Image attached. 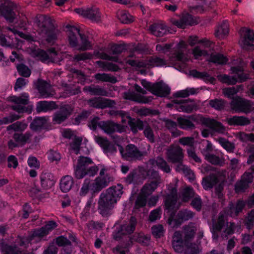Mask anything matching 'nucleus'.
I'll list each match as a JSON object with an SVG mask.
<instances>
[{"label": "nucleus", "instance_id": "f257e3e1", "mask_svg": "<svg viewBox=\"0 0 254 254\" xmlns=\"http://www.w3.org/2000/svg\"><path fill=\"white\" fill-rule=\"evenodd\" d=\"M34 22L38 34L43 40L50 45L55 44L61 33L55 21L47 15L38 14Z\"/></svg>", "mask_w": 254, "mask_h": 254}, {"label": "nucleus", "instance_id": "f03ea898", "mask_svg": "<svg viewBox=\"0 0 254 254\" xmlns=\"http://www.w3.org/2000/svg\"><path fill=\"white\" fill-rule=\"evenodd\" d=\"M123 189L122 185L118 184L101 193L98 201V210L103 216L106 217L110 214L111 211L123 193Z\"/></svg>", "mask_w": 254, "mask_h": 254}, {"label": "nucleus", "instance_id": "7ed1b4c3", "mask_svg": "<svg viewBox=\"0 0 254 254\" xmlns=\"http://www.w3.org/2000/svg\"><path fill=\"white\" fill-rule=\"evenodd\" d=\"M92 163L93 161L90 158L84 156L79 157L75 169V177L77 179H80L86 175L93 176L96 174L98 170L97 166L88 167Z\"/></svg>", "mask_w": 254, "mask_h": 254}, {"label": "nucleus", "instance_id": "20e7f679", "mask_svg": "<svg viewBox=\"0 0 254 254\" xmlns=\"http://www.w3.org/2000/svg\"><path fill=\"white\" fill-rule=\"evenodd\" d=\"M33 240L30 235L23 237L18 236L15 241L14 246L8 245L4 243L3 240H0V249L4 252V254H22V251L17 247L19 245L27 248L29 243Z\"/></svg>", "mask_w": 254, "mask_h": 254}, {"label": "nucleus", "instance_id": "39448f33", "mask_svg": "<svg viewBox=\"0 0 254 254\" xmlns=\"http://www.w3.org/2000/svg\"><path fill=\"white\" fill-rule=\"evenodd\" d=\"M187 45L185 42L184 41L180 42L178 44L176 50L171 54L170 57V61L172 64L176 62H179L175 64V67L180 71L186 67L185 62L188 61L185 53Z\"/></svg>", "mask_w": 254, "mask_h": 254}, {"label": "nucleus", "instance_id": "423d86ee", "mask_svg": "<svg viewBox=\"0 0 254 254\" xmlns=\"http://www.w3.org/2000/svg\"><path fill=\"white\" fill-rule=\"evenodd\" d=\"M141 83L145 88L156 96L166 97L170 93V87L162 81L152 83L143 79Z\"/></svg>", "mask_w": 254, "mask_h": 254}, {"label": "nucleus", "instance_id": "0eeeda50", "mask_svg": "<svg viewBox=\"0 0 254 254\" xmlns=\"http://www.w3.org/2000/svg\"><path fill=\"white\" fill-rule=\"evenodd\" d=\"M119 151L123 158L127 161L140 160L146 155L145 152H142L134 144H129L124 149L123 146L118 145Z\"/></svg>", "mask_w": 254, "mask_h": 254}, {"label": "nucleus", "instance_id": "6e6552de", "mask_svg": "<svg viewBox=\"0 0 254 254\" xmlns=\"http://www.w3.org/2000/svg\"><path fill=\"white\" fill-rule=\"evenodd\" d=\"M254 104L251 101L240 97L233 98L230 103L232 110L236 113H243L246 114L254 111Z\"/></svg>", "mask_w": 254, "mask_h": 254}, {"label": "nucleus", "instance_id": "1a4fd4ad", "mask_svg": "<svg viewBox=\"0 0 254 254\" xmlns=\"http://www.w3.org/2000/svg\"><path fill=\"white\" fill-rule=\"evenodd\" d=\"M16 5L10 0H5L0 4V14L9 22H13L16 18Z\"/></svg>", "mask_w": 254, "mask_h": 254}, {"label": "nucleus", "instance_id": "9d476101", "mask_svg": "<svg viewBox=\"0 0 254 254\" xmlns=\"http://www.w3.org/2000/svg\"><path fill=\"white\" fill-rule=\"evenodd\" d=\"M10 101L15 104L11 106V109L18 113H23L28 111V107L25 105L29 103V96L26 93H23L19 96H12Z\"/></svg>", "mask_w": 254, "mask_h": 254}, {"label": "nucleus", "instance_id": "9b49d317", "mask_svg": "<svg viewBox=\"0 0 254 254\" xmlns=\"http://www.w3.org/2000/svg\"><path fill=\"white\" fill-rule=\"evenodd\" d=\"M166 155L168 160L173 164L183 162L184 157L183 149L179 145H170Z\"/></svg>", "mask_w": 254, "mask_h": 254}, {"label": "nucleus", "instance_id": "f8f14e48", "mask_svg": "<svg viewBox=\"0 0 254 254\" xmlns=\"http://www.w3.org/2000/svg\"><path fill=\"white\" fill-rule=\"evenodd\" d=\"M137 224V220L134 216H131L128 223L122 225L120 229L114 235V238L117 241L120 240L122 236L132 233Z\"/></svg>", "mask_w": 254, "mask_h": 254}, {"label": "nucleus", "instance_id": "ddd939ff", "mask_svg": "<svg viewBox=\"0 0 254 254\" xmlns=\"http://www.w3.org/2000/svg\"><path fill=\"white\" fill-rule=\"evenodd\" d=\"M113 180V178L108 174L103 177H98L95 180V182L91 185V190L93 193L99 192L107 187Z\"/></svg>", "mask_w": 254, "mask_h": 254}, {"label": "nucleus", "instance_id": "4468645a", "mask_svg": "<svg viewBox=\"0 0 254 254\" xmlns=\"http://www.w3.org/2000/svg\"><path fill=\"white\" fill-rule=\"evenodd\" d=\"M34 84L42 97L45 98L54 95L55 91L52 89L51 85L47 81L41 79H38Z\"/></svg>", "mask_w": 254, "mask_h": 254}, {"label": "nucleus", "instance_id": "2eb2a0df", "mask_svg": "<svg viewBox=\"0 0 254 254\" xmlns=\"http://www.w3.org/2000/svg\"><path fill=\"white\" fill-rule=\"evenodd\" d=\"M73 111L72 107L68 104L61 106L59 110L54 116L53 122L57 124H61L64 122L70 116Z\"/></svg>", "mask_w": 254, "mask_h": 254}, {"label": "nucleus", "instance_id": "dca6fc26", "mask_svg": "<svg viewBox=\"0 0 254 254\" xmlns=\"http://www.w3.org/2000/svg\"><path fill=\"white\" fill-rule=\"evenodd\" d=\"M33 54L42 62L48 61V62L55 63L57 61L56 57L57 56V53L54 48H51L47 51L38 49L33 52Z\"/></svg>", "mask_w": 254, "mask_h": 254}, {"label": "nucleus", "instance_id": "f3484780", "mask_svg": "<svg viewBox=\"0 0 254 254\" xmlns=\"http://www.w3.org/2000/svg\"><path fill=\"white\" fill-rule=\"evenodd\" d=\"M87 102L90 107L98 109L111 108L116 105V102L114 100L100 97L90 99Z\"/></svg>", "mask_w": 254, "mask_h": 254}, {"label": "nucleus", "instance_id": "a211bd4d", "mask_svg": "<svg viewBox=\"0 0 254 254\" xmlns=\"http://www.w3.org/2000/svg\"><path fill=\"white\" fill-rule=\"evenodd\" d=\"M240 33L242 39L243 48L248 49V47L250 46L252 49H254V45L251 44L254 42L253 31L246 27H243L240 30Z\"/></svg>", "mask_w": 254, "mask_h": 254}, {"label": "nucleus", "instance_id": "6ab92c4d", "mask_svg": "<svg viewBox=\"0 0 254 254\" xmlns=\"http://www.w3.org/2000/svg\"><path fill=\"white\" fill-rule=\"evenodd\" d=\"M200 121L202 125L218 133H223L226 130V127L223 124L214 119L203 117Z\"/></svg>", "mask_w": 254, "mask_h": 254}, {"label": "nucleus", "instance_id": "aec40b11", "mask_svg": "<svg viewBox=\"0 0 254 254\" xmlns=\"http://www.w3.org/2000/svg\"><path fill=\"white\" fill-rule=\"evenodd\" d=\"M99 127L107 134H110L115 131L122 132L124 131V126L112 121H101Z\"/></svg>", "mask_w": 254, "mask_h": 254}, {"label": "nucleus", "instance_id": "412c9836", "mask_svg": "<svg viewBox=\"0 0 254 254\" xmlns=\"http://www.w3.org/2000/svg\"><path fill=\"white\" fill-rule=\"evenodd\" d=\"M184 237L183 232L180 231H175L172 236V245L174 251L178 253L183 251Z\"/></svg>", "mask_w": 254, "mask_h": 254}, {"label": "nucleus", "instance_id": "4be33fe9", "mask_svg": "<svg viewBox=\"0 0 254 254\" xmlns=\"http://www.w3.org/2000/svg\"><path fill=\"white\" fill-rule=\"evenodd\" d=\"M95 140L105 153H113L116 152L117 149L115 144L110 142L106 137L95 136Z\"/></svg>", "mask_w": 254, "mask_h": 254}, {"label": "nucleus", "instance_id": "5701e85b", "mask_svg": "<svg viewBox=\"0 0 254 254\" xmlns=\"http://www.w3.org/2000/svg\"><path fill=\"white\" fill-rule=\"evenodd\" d=\"M177 106V110L187 113H190L197 109V105L194 100H180L179 105Z\"/></svg>", "mask_w": 254, "mask_h": 254}, {"label": "nucleus", "instance_id": "b1692460", "mask_svg": "<svg viewBox=\"0 0 254 254\" xmlns=\"http://www.w3.org/2000/svg\"><path fill=\"white\" fill-rule=\"evenodd\" d=\"M148 163L151 166L156 165L159 169H160L166 173H170L171 169L167 161L162 157L157 156L156 158L150 159Z\"/></svg>", "mask_w": 254, "mask_h": 254}, {"label": "nucleus", "instance_id": "393cba45", "mask_svg": "<svg viewBox=\"0 0 254 254\" xmlns=\"http://www.w3.org/2000/svg\"><path fill=\"white\" fill-rule=\"evenodd\" d=\"M196 119L193 115H190L187 118L178 117L177 119L179 127L183 129L189 130L195 128V125L192 121H196Z\"/></svg>", "mask_w": 254, "mask_h": 254}, {"label": "nucleus", "instance_id": "a878e982", "mask_svg": "<svg viewBox=\"0 0 254 254\" xmlns=\"http://www.w3.org/2000/svg\"><path fill=\"white\" fill-rule=\"evenodd\" d=\"M178 199L177 190L172 188L169 190V193L165 196V205L167 209H173Z\"/></svg>", "mask_w": 254, "mask_h": 254}, {"label": "nucleus", "instance_id": "bb28decb", "mask_svg": "<svg viewBox=\"0 0 254 254\" xmlns=\"http://www.w3.org/2000/svg\"><path fill=\"white\" fill-rule=\"evenodd\" d=\"M40 178L41 186L44 190L51 189L55 183L54 176L51 173L43 172Z\"/></svg>", "mask_w": 254, "mask_h": 254}, {"label": "nucleus", "instance_id": "cd10ccee", "mask_svg": "<svg viewBox=\"0 0 254 254\" xmlns=\"http://www.w3.org/2000/svg\"><path fill=\"white\" fill-rule=\"evenodd\" d=\"M173 23L178 27L184 28L186 25L197 24L198 21L194 18L192 15L186 13L183 15L179 20L174 21Z\"/></svg>", "mask_w": 254, "mask_h": 254}, {"label": "nucleus", "instance_id": "c85d7f7f", "mask_svg": "<svg viewBox=\"0 0 254 254\" xmlns=\"http://www.w3.org/2000/svg\"><path fill=\"white\" fill-rule=\"evenodd\" d=\"M226 121L228 125L231 126H246L251 123L250 119L244 116H234L231 118H227Z\"/></svg>", "mask_w": 254, "mask_h": 254}, {"label": "nucleus", "instance_id": "c756f323", "mask_svg": "<svg viewBox=\"0 0 254 254\" xmlns=\"http://www.w3.org/2000/svg\"><path fill=\"white\" fill-rule=\"evenodd\" d=\"M124 97L127 100L144 104L148 103L153 99V97L151 96L146 97L134 92H126L124 93Z\"/></svg>", "mask_w": 254, "mask_h": 254}, {"label": "nucleus", "instance_id": "7c9ffc66", "mask_svg": "<svg viewBox=\"0 0 254 254\" xmlns=\"http://www.w3.org/2000/svg\"><path fill=\"white\" fill-rule=\"evenodd\" d=\"M66 27L69 29L68 33V37L70 46L72 47H78V43L77 35L80 36L81 34L79 32V30L76 27L71 26L69 25H66Z\"/></svg>", "mask_w": 254, "mask_h": 254}, {"label": "nucleus", "instance_id": "2f4dec72", "mask_svg": "<svg viewBox=\"0 0 254 254\" xmlns=\"http://www.w3.org/2000/svg\"><path fill=\"white\" fill-rule=\"evenodd\" d=\"M189 75L193 78L199 79L206 82H209L211 83H214L215 81V78L210 76L205 71L199 72L196 69H192L190 71Z\"/></svg>", "mask_w": 254, "mask_h": 254}, {"label": "nucleus", "instance_id": "473e14b6", "mask_svg": "<svg viewBox=\"0 0 254 254\" xmlns=\"http://www.w3.org/2000/svg\"><path fill=\"white\" fill-rule=\"evenodd\" d=\"M196 231V228L193 225L184 226L182 232L184 237V245L190 244L189 242L193 239Z\"/></svg>", "mask_w": 254, "mask_h": 254}, {"label": "nucleus", "instance_id": "72a5a7b5", "mask_svg": "<svg viewBox=\"0 0 254 254\" xmlns=\"http://www.w3.org/2000/svg\"><path fill=\"white\" fill-rule=\"evenodd\" d=\"M58 108V106L54 101L48 102L46 101H40L36 105V111L37 113L47 112Z\"/></svg>", "mask_w": 254, "mask_h": 254}, {"label": "nucleus", "instance_id": "f704fd0d", "mask_svg": "<svg viewBox=\"0 0 254 254\" xmlns=\"http://www.w3.org/2000/svg\"><path fill=\"white\" fill-rule=\"evenodd\" d=\"M218 183V176L216 174L212 173L203 178L202 185L203 188L207 190L212 189Z\"/></svg>", "mask_w": 254, "mask_h": 254}, {"label": "nucleus", "instance_id": "c9c22d12", "mask_svg": "<svg viewBox=\"0 0 254 254\" xmlns=\"http://www.w3.org/2000/svg\"><path fill=\"white\" fill-rule=\"evenodd\" d=\"M48 118L45 117L35 118L30 125L31 129L34 131L41 130L45 127Z\"/></svg>", "mask_w": 254, "mask_h": 254}, {"label": "nucleus", "instance_id": "e433bc0d", "mask_svg": "<svg viewBox=\"0 0 254 254\" xmlns=\"http://www.w3.org/2000/svg\"><path fill=\"white\" fill-rule=\"evenodd\" d=\"M127 119H128V125L134 133H137L138 129L142 130L144 128L143 122L140 120L132 118L128 116H127Z\"/></svg>", "mask_w": 254, "mask_h": 254}, {"label": "nucleus", "instance_id": "4c0bfd02", "mask_svg": "<svg viewBox=\"0 0 254 254\" xmlns=\"http://www.w3.org/2000/svg\"><path fill=\"white\" fill-rule=\"evenodd\" d=\"M32 134L30 132L25 133H15L13 135V139L20 146H23L26 143L30 142V138Z\"/></svg>", "mask_w": 254, "mask_h": 254}, {"label": "nucleus", "instance_id": "58836bf2", "mask_svg": "<svg viewBox=\"0 0 254 254\" xmlns=\"http://www.w3.org/2000/svg\"><path fill=\"white\" fill-rule=\"evenodd\" d=\"M84 90L89 92L91 95L107 96L108 92L99 86L91 85L84 88Z\"/></svg>", "mask_w": 254, "mask_h": 254}, {"label": "nucleus", "instance_id": "ea45409f", "mask_svg": "<svg viewBox=\"0 0 254 254\" xmlns=\"http://www.w3.org/2000/svg\"><path fill=\"white\" fill-rule=\"evenodd\" d=\"M151 33L157 37H162L168 32L166 27L162 24L155 23L149 27Z\"/></svg>", "mask_w": 254, "mask_h": 254}, {"label": "nucleus", "instance_id": "a19ab883", "mask_svg": "<svg viewBox=\"0 0 254 254\" xmlns=\"http://www.w3.org/2000/svg\"><path fill=\"white\" fill-rule=\"evenodd\" d=\"M84 13L85 17L88 18L93 21L99 22L100 20L101 13L97 7L87 9Z\"/></svg>", "mask_w": 254, "mask_h": 254}, {"label": "nucleus", "instance_id": "79ce46f5", "mask_svg": "<svg viewBox=\"0 0 254 254\" xmlns=\"http://www.w3.org/2000/svg\"><path fill=\"white\" fill-rule=\"evenodd\" d=\"M73 184L72 178L67 175L62 178L60 183V188L63 192H66L71 189Z\"/></svg>", "mask_w": 254, "mask_h": 254}, {"label": "nucleus", "instance_id": "37998d69", "mask_svg": "<svg viewBox=\"0 0 254 254\" xmlns=\"http://www.w3.org/2000/svg\"><path fill=\"white\" fill-rule=\"evenodd\" d=\"M199 89L194 88H187L186 89L182 90L173 94V96L175 98H186L190 95H194L198 93Z\"/></svg>", "mask_w": 254, "mask_h": 254}, {"label": "nucleus", "instance_id": "c03bdc74", "mask_svg": "<svg viewBox=\"0 0 254 254\" xmlns=\"http://www.w3.org/2000/svg\"><path fill=\"white\" fill-rule=\"evenodd\" d=\"M150 238L142 233H135L129 240L135 241L139 244L147 246L149 244Z\"/></svg>", "mask_w": 254, "mask_h": 254}, {"label": "nucleus", "instance_id": "a18cd8bd", "mask_svg": "<svg viewBox=\"0 0 254 254\" xmlns=\"http://www.w3.org/2000/svg\"><path fill=\"white\" fill-rule=\"evenodd\" d=\"M94 78L96 80L101 82H108L111 83H115L117 82L116 77L111 74L103 73H98L94 75Z\"/></svg>", "mask_w": 254, "mask_h": 254}, {"label": "nucleus", "instance_id": "49530a36", "mask_svg": "<svg viewBox=\"0 0 254 254\" xmlns=\"http://www.w3.org/2000/svg\"><path fill=\"white\" fill-rule=\"evenodd\" d=\"M209 61L219 64H226L228 59L220 53H214L211 54Z\"/></svg>", "mask_w": 254, "mask_h": 254}, {"label": "nucleus", "instance_id": "de8ad7c7", "mask_svg": "<svg viewBox=\"0 0 254 254\" xmlns=\"http://www.w3.org/2000/svg\"><path fill=\"white\" fill-rule=\"evenodd\" d=\"M231 71L235 73L237 77V80H239L240 82H243L249 78V74L244 72L243 68L241 66H236L231 67Z\"/></svg>", "mask_w": 254, "mask_h": 254}, {"label": "nucleus", "instance_id": "09e8293b", "mask_svg": "<svg viewBox=\"0 0 254 254\" xmlns=\"http://www.w3.org/2000/svg\"><path fill=\"white\" fill-rule=\"evenodd\" d=\"M229 33V26L227 22H223L215 30V35L219 39L224 38Z\"/></svg>", "mask_w": 254, "mask_h": 254}, {"label": "nucleus", "instance_id": "8fccbe9b", "mask_svg": "<svg viewBox=\"0 0 254 254\" xmlns=\"http://www.w3.org/2000/svg\"><path fill=\"white\" fill-rule=\"evenodd\" d=\"M81 43L78 45L77 50L79 51H85L90 49H92V45L91 42L89 41L88 37L84 34L80 35Z\"/></svg>", "mask_w": 254, "mask_h": 254}, {"label": "nucleus", "instance_id": "3c124183", "mask_svg": "<svg viewBox=\"0 0 254 254\" xmlns=\"http://www.w3.org/2000/svg\"><path fill=\"white\" fill-rule=\"evenodd\" d=\"M146 172L148 178L152 180L150 182L156 183L159 185L162 183V180L158 171L150 168L147 169Z\"/></svg>", "mask_w": 254, "mask_h": 254}, {"label": "nucleus", "instance_id": "603ef678", "mask_svg": "<svg viewBox=\"0 0 254 254\" xmlns=\"http://www.w3.org/2000/svg\"><path fill=\"white\" fill-rule=\"evenodd\" d=\"M159 186L156 183L150 182L146 183L141 190V193L148 197Z\"/></svg>", "mask_w": 254, "mask_h": 254}, {"label": "nucleus", "instance_id": "864d4df0", "mask_svg": "<svg viewBox=\"0 0 254 254\" xmlns=\"http://www.w3.org/2000/svg\"><path fill=\"white\" fill-rule=\"evenodd\" d=\"M224 215L223 214H219L218 218L216 220H213L212 229L214 232H221L225 225Z\"/></svg>", "mask_w": 254, "mask_h": 254}, {"label": "nucleus", "instance_id": "5fc2aeb1", "mask_svg": "<svg viewBox=\"0 0 254 254\" xmlns=\"http://www.w3.org/2000/svg\"><path fill=\"white\" fill-rule=\"evenodd\" d=\"M217 141L227 151L232 153L235 148V144L224 137H219Z\"/></svg>", "mask_w": 254, "mask_h": 254}, {"label": "nucleus", "instance_id": "6e6d98bb", "mask_svg": "<svg viewBox=\"0 0 254 254\" xmlns=\"http://www.w3.org/2000/svg\"><path fill=\"white\" fill-rule=\"evenodd\" d=\"M179 142L184 146H188V148H195L194 138L192 136L182 137L179 139Z\"/></svg>", "mask_w": 254, "mask_h": 254}, {"label": "nucleus", "instance_id": "4d7b16f0", "mask_svg": "<svg viewBox=\"0 0 254 254\" xmlns=\"http://www.w3.org/2000/svg\"><path fill=\"white\" fill-rule=\"evenodd\" d=\"M148 62L149 66H162L166 64L165 60L156 56L149 57Z\"/></svg>", "mask_w": 254, "mask_h": 254}, {"label": "nucleus", "instance_id": "13d9d810", "mask_svg": "<svg viewBox=\"0 0 254 254\" xmlns=\"http://www.w3.org/2000/svg\"><path fill=\"white\" fill-rule=\"evenodd\" d=\"M27 125L21 122H16L7 127V130H13L15 131H22L27 127Z\"/></svg>", "mask_w": 254, "mask_h": 254}, {"label": "nucleus", "instance_id": "bf43d9fd", "mask_svg": "<svg viewBox=\"0 0 254 254\" xmlns=\"http://www.w3.org/2000/svg\"><path fill=\"white\" fill-rule=\"evenodd\" d=\"M18 74L24 77H28L31 74V70L26 65L20 64L16 65Z\"/></svg>", "mask_w": 254, "mask_h": 254}, {"label": "nucleus", "instance_id": "052dcab7", "mask_svg": "<svg viewBox=\"0 0 254 254\" xmlns=\"http://www.w3.org/2000/svg\"><path fill=\"white\" fill-rule=\"evenodd\" d=\"M226 102L223 99H215L209 101V105L217 110H223Z\"/></svg>", "mask_w": 254, "mask_h": 254}, {"label": "nucleus", "instance_id": "680f3d73", "mask_svg": "<svg viewBox=\"0 0 254 254\" xmlns=\"http://www.w3.org/2000/svg\"><path fill=\"white\" fill-rule=\"evenodd\" d=\"M186 249L183 254H198L199 250L198 246L195 243L185 245Z\"/></svg>", "mask_w": 254, "mask_h": 254}, {"label": "nucleus", "instance_id": "e2e57ef3", "mask_svg": "<svg viewBox=\"0 0 254 254\" xmlns=\"http://www.w3.org/2000/svg\"><path fill=\"white\" fill-rule=\"evenodd\" d=\"M244 223L249 230L253 228L254 225V209L248 213V216L245 219Z\"/></svg>", "mask_w": 254, "mask_h": 254}, {"label": "nucleus", "instance_id": "0e129e2a", "mask_svg": "<svg viewBox=\"0 0 254 254\" xmlns=\"http://www.w3.org/2000/svg\"><path fill=\"white\" fill-rule=\"evenodd\" d=\"M71 73L72 74L73 77L76 78L78 79V82L83 83L86 80V75L85 73L80 70L71 68L69 70Z\"/></svg>", "mask_w": 254, "mask_h": 254}, {"label": "nucleus", "instance_id": "69168bd1", "mask_svg": "<svg viewBox=\"0 0 254 254\" xmlns=\"http://www.w3.org/2000/svg\"><path fill=\"white\" fill-rule=\"evenodd\" d=\"M92 55L90 53H82L75 54L73 57V62L79 63L80 61H85L92 59Z\"/></svg>", "mask_w": 254, "mask_h": 254}, {"label": "nucleus", "instance_id": "338daca9", "mask_svg": "<svg viewBox=\"0 0 254 254\" xmlns=\"http://www.w3.org/2000/svg\"><path fill=\"white\" fill-rule=\"evenodd\" d=\"M250 187L247 183L243 181L241 179L237 181L235 185V190L237 193L245 192Z\"/></svg>", "mask_w": 254, "mask_h": 254}, {"label": "nucleus", "instance_id": "774afa93", "mask_svg": "<svg viewBox=\"0 0 254 254\" xmlns=\"http://www.w3.org/2000/svg\"><path fill=\"white\" fill-rule=\"evenodd\" d=\"M143 134L150 143L155 142V139L153 130L148 125L145 126Z\"/></svg>", "mask_w": 254, "mask_h": 254}]
</instances>
